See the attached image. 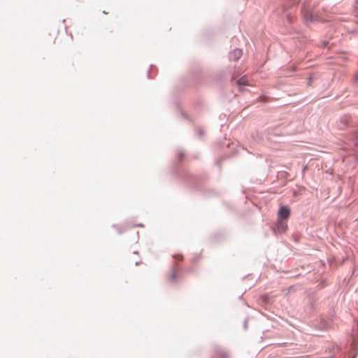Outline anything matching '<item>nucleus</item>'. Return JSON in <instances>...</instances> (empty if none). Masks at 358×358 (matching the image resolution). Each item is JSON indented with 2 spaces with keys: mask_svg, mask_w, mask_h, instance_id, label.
<instances>
[{
  "mask_svg": "<svg viewBox=\"0 0 358 358\" xmlns=\"http://www.w3.org/2000/svg\"><path fill=\"white\" fill-rule=\"evenodd\" d=\"M167 278L169 282H173L176 278V272L174 270H172L168 275Z\"/></svg>",
  "mask_w": 358,
  "mask_h": 358,
  "instance_id": "20e7f679",
  "label": "nucleus"
},
{
  "mask_svg": "<svg viewBox=\"0 0 358 358\" xmlns=\"http://www.w3.org/2000/svg\"><path fill=\"white\" fill-rule=\"evenodd\" d=\"M242 56V50L240 49H236L232 52L230 53V59L231 60H237Z\"/></svg>",
  "mask_w": 358,
  "mask_h": 358,
  "instance_id": "f03ea898",
  "label": "nucleus"
},
{
  "mask_svg": "<svg viewBox=\"0 0 358 358\" xmlns=\"http://www.w3.org/2000/svg\"><path fill=\"white\" fill-rule=\"evenodd\" d=\"M290 210L288 207L285 206H280L278 213V217L279 220H287L289 217Z\"/></svg>",
  "mask_w": 358,
  "mask_h": 358,
  "instance_id": "f257e3e1",
  "label": "nucleus"
},
{
  "mask_svg": "<svg viewBox=\"0 0 358 358\" xmlns=\"http://www.w3.org/2000/svg\"><path fill=\"white\" fill-rule=\"evenodd\" d=\"M287 225L282 220H280L277 224V229L279 232H285L287 230Z\"/></svg>",
  "mask_w": 358,
  "mask_h": 358,
  "instance_id": "7ed1b4c3",
  "label": "nucleus"
},
{
  "mask_svg": "<svg viewBox=\"0 0 358 358\" xmlns=\"http://www.w3.org/2000/svg\"><path fill=\"white\" fill-rule=\"evenodd\" d=\"M238 85H248L247 78L243 77L237 81Z\"/></svg>",
  "mask_w": 358,
  "mask_h": 358,
  "instance_id": "39448f33",
  "label": "nucleus"
},
{
  "mask_svg": "<svg viewBox=\"0 0 358 358\" xmlns=\"http://www.w3.org/2000/svg\"><path fill=\"white\" fill-rule=\"evenodd\" d=\"M222 358H225V357H222Z\"/></svg>",
  "mask_w": 358,
  "mask_h": 358,
  "instance_id": "423d86ee",
  "label": "nucleus"
}]
</instances>
